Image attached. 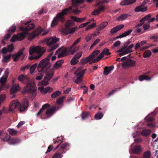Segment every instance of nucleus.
I'll return each mask as SVG.
<instances>
[{
	"label": "nucleus",
	"instance_id": "obj_35",
	"mask_svg": "<svg viewBox=\"0 0 158 158\" xmlns=\"http://www.w3.org/2000/svg\"><path fill=\"white\" fill-rule=\"evenodd\" d=\"M103 114L100 111H98L94 116V118L96 120L100 119L103 117Z\"/></svg>",
	"mask_w": 158,
	"mask_h": 158
},
{
	"label": "nucleus",
	"instance_id": "obj_52",
	"mask_svg": "<svg viewBox=\"0 0 158 158\" xmlns=\"http://www.w3.org/2000/svg\"><path fill=\"white\" fill-rule=\"evenodd\" d=\"M11 36L10 35L9 33H7V34L5 35V38L3 39L2 40V43L4 45L5 44V43L4 41L5 40H7L8 39L10 38V36Z\"/></svg>",
	"mask_w": 158,
	"mask_h": 158
},
{
	"label": "nucleus",
	"instance_id": "obj_27",
	"mask_svg": "<svg viewBox=\"0 0 158 158\" xmlns=\"http://www.w3.org/2000/svg\"><path fill=\"white\" fill-rule=\"evenodd\" d=\"M110 54L111 53L110 52L109 49L105 48L103 50L102 52L100 54V56L101 57H103L105 55L107 56L110 55Z\"/></svg>",
	"mask_w": 158,
	"mask_h": 158
},
{
	"label": "nucleus",
	"instance_id": "obj_47",
	"mask_svg": "<svg viewBox=\"0 0 158 158\" xmlns=\"http://www.w3.org/2000/svg\"><path fill=\"white\" fill-rule=\"evenodd\" d=\"M78 59L77 58L75 57H73V59L71 60L70 63L72 65H74L76 64L78 62Z\"/></svg>",
	"mask_w": 158,
	"mask_h": 158
},
{
	"label": "nucleus",
	"instance_id": "obj_12",
	"mask_svg": "<svg viewBox=\"0 0 158 158\" xmlns=\"http://www.w3.org/2000/svg\"><path fill=\"white\" fill-rule=\"evenodd\" d=\"M9 75L8 69L7 68L4 72V75L1 77L0 79L1 88H3L5 84L6 83Z\"/></svg>",
	"mask_w": 158,
	"mask_h": 158
},
{
	"label": "nucleus",
	"instance_id": "obj_62",
	"mask_svg": "<svg viewBox=\"0 0 158 158\" xmlns=\"http://www.w3.org/2000/svg\"><path fill=\"white\" fill-rule=\"evenodd\" d=\"M102 57H101V56H100V54L98 56L97 58L95 59H93L94 60H92V62L94 63L99 61Z\"/></svg>",
	"mask_w": 158,
	"mask_h": 158
},
{
	"label": "nucleus",
	"instance_id": "obj_23",
	"mask_svg": "<svg viewBox=\"0 0 158 158\" xmlns=\"http://www.w3.org/2000/svg\"><path fill=\"white\" fill-rule=\"evenodd\" d=\"M148 9L147 6L142 7L141 6H136L134 9V10L136 12H145Z\"/></svg>",
	"mask_w": 158,
	"mask_h": 158
},
{
	"label": "nucleus",
	"instance_id": "obj_34",
	"mask_svg": "<svg viewBox=\"0 0 158 158\" xmlns=\"http://www.w3.org/2000/svg\"><path fill=\"white\" fill-rule=\"evenodd\" d=\"M85 0H72V3L73 6H76L79 4L82 3Z\"/></svg>",
	"mask_w": 158,
	"mask_h": 158
},
{
	"label": "nucleus",
	"instance_id": "obj_7",
	"mask_svg": "<svg viewBox=\"0 0 158 158\" xmlns=\"http://www.w3.org/2000/svg\"><path fill=\"white\" fill-rule=\"evenodd\" d=\"M54 74V70L52 69H48L46 73V76L44 77V80L39 82L43 85H47L49 84V81L52 78Z\"/></svg>",
	"mask_w": 158,
	"mask_h": 158
},
{
	"label": "nucleus",
	"instance_id": "obj_36",
	"mask_svg": "<svg viewBox=\"0 0 158 158\" xmlns=\"http://www.w3.org/2000/svg\"><path fill=\"white\" fill-rule=\"evenodd\" d=\"M128 15L127 14H123L118 17L117 20L118 21L124 20L128 17Z\"/></svg>",
	"mask_w": 158,
	"mask_h": 158
},
{
	"label": "nucleus",
	"instance_id": "obj_13",
	"mask_svg": "<svg viewBox=\"0 0 158 158\" xmlns=\"http://www.w3.org/2000/svg\"><path fill=\"white\" fill-rule=\"evenodd\" d=\"M10 137L6 132L3 130H2L0 132V138L2 141H8L10 140Z\"/></svg>",
	"mask_w": 158,
	"mask_h": 158
},
{
	"label": "nucleus",
	"instance_id": "obj_45",
	"mask_svg": "<svg viewBox=\"0 0 158 158\" xmlns=\"http://www.w3.org/2000/svg\"><path fill=\"white\" fill-rule=\"evenodd\" d=\"M8 131L9 134L12 135H15L17 132L16 130H15L13 129L10 128H9L8 129Z\"/></svg>",
	"mask_w": 158,
	"mask_h": 158
},
{
	"label": "nucleus",
	"instance_id": "obj_10",
	"mask_svg": "<svg viewBox=\"0 0 158 158\" xmlns=\"http://www.w3.org/2000/svg\"><path fill=\"white\" fill-rule=\"evenodd\" d=\"M43 30L40 27L35 29L28 36V40H30L38 36L42 32Z\"/></svg>",
	"mask_w": 158,
	"mask_h": 158
},
{
	"label": "nucleus",
	"instance_id": "obj_42",
	"mask_svg": "<svg viewBox=\"0 0 158 158\" xmlns=\"http://www.w3.org/2000/svg\"><path fill=\"white\" fill-rule=\"evenodd\" d=\"M150 79V78H148V76L146 75H140L139 77V80L140 81H142L144 80H148Z\"/></svg>",
	"mask_w": 158,
	"mask_h": 158
},
{
	"label": "nucleus",
	"instance_id": "obj_11",
	"mask_svg": "<svg viewBox=\"0 0 158 158\" xmlns=\"http://www.w3.org/2000/svg\"><path fill=\"white\" fill-rule=\"evenodd\" d=\"M62 48H60L57 51H56L55 53V55H56L59 53L60 52H61L58 54V57L59 58H60L61 57H63L65 56L67 54H70L73 55V54H72L70 53V52H69V48L68 49L67 48H65L64 50L62 51Z\"/></svg>",
	"mask_w": 158,
	"mask_h": 158
},
{
	"label": "nucleus",
	"instance_id": "obj_49",
	"mask_svg": "<svg viewBox=\"0 0 158 158\" xmlns=\"http://www.w3.org/2000/svg\"><path fill=\"white\" fill-rule=\"evenodd\" d=\"M151 156L150 152L149 151L144 152L143 156V158H149Z\"/></svg>",
	"mask_w": 158,
	"mask_h": 158
},
{
	"label": "nucleus",
	"instance_id": "obj_51",
	"mask_svg": "<svg viewBox=\"0 0 158 158\" xmlns=\"http://www.w3.org/2000/svg\"><path fill=\"white\" fill-rule=\"evenodd\" d=\"M52 88L50 87H48L44 89V90L43 91V93L46 94L48 92L52 91Z\"/></svg>",
	"mask_w": 158,
	"mask_h": 158
},
{
	"label": "nucleus",
	"instance_id": "obj_38",
	"mask_svg": "<svg viewBox=\"0 0 158 158\" xmlns=\"http://www.w3.org/2000/svg\"><path fill=\"white\" fill-rule=\"evenodd\" d=\"M100 52V51L99 50H96L92 52L89 56H91V58L92 59H93L98 55Z\"/></svg>",
	"mask_w": 158,
	"mask_h": 158
},
{
	"label": "nucleus",
	"instance_id": "obj_32",
	"mask_svg": "<svg viewBox=\"0 0 158 158\" xmlns=\"http://www.w3.org/2000/svg\"><path fill=\"white\" fill-rule=\"evenodd\" d=\"M69 144L67 143H65L64 144H62L61 147V148L59 149V152L61 153H63L64 152V150L67 147L69 146Z\"/></svg>",
	"mask_w": 158,
	"mask_h": 158
},
{
	"label": "nucleus",
	"instance_id": "obj_16",
	"mask_svg": "<svg viewBox=\"0 0 158 158\" xmlns=\"http://www.w3.org/2000/svg\"><path fill=\"white\" fill-rule=\"evenodd\" d=\"M24 49V48H23L19 50L16 53L12 55V57L14 62H16L19 60L20 57L23 54V52Z\"/></svg>",
	"mask_w": 158,
	"mask_h": 158
},
{
	"label": "nucleus",
	"instance_id": "obj_44",
	"mask_svg": "<svg viewBox=\"0 0 158 158\" xmlns=\"http://www.w3.org/2000/svg\"><path fill=\"white\" fill-rule=\"evenodd\" d=\"M152 54L151 51L148 50L144 52L143 54V56L144 58H147L149 57Z\"/></svg>",
	"mask_w": 158,
	"mask_h": 158
},
{
	"label": "nucleus",
	"instance_id": "obj_37",
	"mask_svg": "<svg viewBox=\"0 0 158 158\" xmlns=\"http://www.w3.org/2000/svg\"><path fill=\"white\" fill-rule=\"evenodd\" d=\"M74 25L73 21L69 20L65 23V25L66 28H69L70 26H74Z\"/></svg>",
	"mask_w": 158,
	"mask_h": 158
},
{
	"label": "nucleus",
	"instance_id": "obj_41",
	"mask_svg": "<svg viewBox=\"0 0 158 158\" xmlns=\"http://www.w3.org/2000/svg\"><path fill=\"white\" fill-rule=\"evenodd\" d=\"M62 153H61L60 152H59V150L58 152L55 153L53 156L52 158H61L63 156L62 155Z\"/></svg>",
	"mask_w": 158,
	"mask_h": 158
},
{
	"label": "nucleus",
	"instance_id": "obj_29",
	"mask_svg": "<svg viewBox=\"0 0 158 158\" xmlns=\"http://www.w3.org/2000/svg\"><path fill=\"white\" fill-rule=\"evenodd\" d=\"M64 62L63 60H61L58 61L54 65V68L55 69H58L61 67L62 64Z\"/></svg>",
	"mask_w": 158,
	"mask_h": 158
},
{
	"label": "nucleus",
	"instance_id": "obj_48",
	"mask_svg": "<svg viewBox=\"0 0 158 158\" xmlns=\"http://www.w3.org/2000/svg\"><path fill=\"white\" fill-rule=\"evenodd\" d=\"M143 30L146 31L150 28V23H148L147 22L144 23V25H143Z\"/></svg>",
	"mask_w": 158,
	"mask_h": 158
},
{
	"label": "nucleus",
	"instance_id": "obj_4",
	"mask_svg": "<svg viewBox=\"0 0 158 158\" xmlns=\"http://www.w3.org/2000/svg\"><path fill=\"white\" fill-rule=\"evenodd\" d=\"M72 9V6H70L63 9L61 12L58 13L52 22L51 27H54L57 25L59 21L62 22H64L65 21L64 15H67V13Z\"/></svg>",
	"mask_w": 158,
	"mask_h": 158
},
{
	"label": "nucleus",
	"instance_id": "obj_59",
	"mask_svg": "<svg viewBox=\"0 0 158 158\" xmlns=\"http://www.w3.org/2000/svg\"><path fill=\"white\" fill-rule=\"evenodd\" d=\"M6 98V96L5 94H2L0 95V106L1 103L5 100Z\"/></svg>",
	"mask_w": 158,
	"mask_h": 158
},
{
	"label": "nucleus",
	"instance_id": "obj_55",
	"mask_svg": "<svg viewBox=\"0 0 158 158\" xmlns=\"http://www.w3.org/2000/svg\"><path fill=\"white\" fill-rule=\"evenodd\" d=\"M132 31V30L131 29L125 32L122 34L123 37H126L130 35Z\"/></svg>",
	"mask_w": 158,
	"mask_h": 158
},
{
	"label": "nucleus",
	"instance_id": "obj_18",
	"mask_svg": "<svg viewBox=\"0 0 158 158\" xmlns=\"http://www.w3.org/2000/svg\"><path fill=\"white\" fill-rule=\"evenodd\" d=\"M19 104V103L17 100L12 101L10 103V106L9 108V110L13 111Z\"/></svg>",
	"mask_w": 158,
	"mask_h": 158
},
{
	"label": "nucleus",
	"instance_id": "obj_1",
	"mask_svg": "<svg viewBox=\"0 0 158 158\" xmlns=\"http://www.w3.org/2000/svg\"><path fill=\"white\" fill-rule=\"evenodd\" d=\"M18 79L23 83H27V86L23 88V92L27 93L31 98L34 99L36 95V91L34 88V85L31 83L29 82V79L25 75L20 74L18 76Z\"/></svg>",
	"mask_w": 158,
	"mask_h": 158
},
{
	"label": "nucleus",
	"instance_id": "obj_54",
	"mask_svg": "<svg viewBox=\"0 0 158 158\" xmlns=\"http://www.w3.org/2000/svg\"><path fill=\"white\" fill-rule=\"evenodd\" d=\"M16 30V27L15 26H12L11 27H10L8 31V33H12L14 32Z\"/></svg>",
	"mask_w": 158,
	"mask_h": 158
},
{
	"label": "nucleus",
	"instance_id": "obj_61",
	"mask_svg": "<svg viewBox=\"0 0 158 158\" xmlns=\"http://www.w3.org/2000/svg\"><path fill=\"white\" fill-rule=\"evenodd\" d=\"M82 54V52H78L77 53V54L75 55L74 56L77 59H79L81 57Z\"/></svg>",
	"mask_w": 158,
	"mask_h": 158
},
{
	"label": "nucleus",
	"instance_id": "obj_43",
	"mask_svg": "<svg viewBox=\"0 0 158 158\" xmlns=\"http://www.w3.org/2000/svg\"><path fill=\"white\" fill-rule=\"evenodd\" d=\"M61 94V92L59 90H57L53 93L51 95L52 98H55L59 96Z\"/></svg>",
	"mask_w": 158,
	"mask_h": 158
},
{
	"label": "nucleus",
	"instance_id": "obj_50",
	"mask_svg": "<svg viewBox=\"0 0 158 158\" xmlns=\"http://www.w3.org/2000/svg\"><path fill=\"white\" fill-rule=\"evenodd\" d=\"M65 98V96H64L60 97L57 100V103L58 105H60L63 102V101Z\"/></svg>",
	"mask_w": 158,
	"mask_h": 158
},
{
	"label": "nucleus",
	"instance_id": "obj_3",
	"mask_svg": "<svg viewBox=\"0 0 158 158\" xmlns=\"http://www.w3.org/2000/svg\"><path fill=\"white\" fill-rule=\"evenodd\" d=\"M50 105L47 104H45L43 105L39 111L36 114L37 117L40 116L42 119L48 118L53 115L54 112L56 110V107L55 106H52L50 109L48 108Z\"/></svg>",
	"mask_w": 158,
	"mask_h": 158
},
{
	"label": "nucleus",
	"instance_id": "obj_2",
	"mask_svg": "<svg viewBox=\"0 0 158 158\" xmlns=\"http://www.w3.org/2000/svg\"><path fill=\"white\" fill-rule=\"evenodd\" d=\"M30 21H28L25 23V25H28L26 27H21L20 29L23 32L21 33L18 34L17 35H14L12 38L11 39L10 41L14 42L16 40L21 41L24 39L26 35L28 34L27 31L33 29L35 27L34 24V23H30Z\"/></svg>",
	"mask_w": 158,
	"mask_h": 158
},
{
	"label": "nucleus",
	"instance_id": "obj_21",
	"mask_svg": "<svg viewBox=\"0 0 158 158\" xmlns=\"http://www.w3.org/2000/svg\"><path fill=\"white\" fill-rule=\"evenodd\" d=\"M136 1V0H124L121 2L120 5L121 6L128 5L135 2Z\"/></svg>",
	"mask_w": 158,
	"mask_h": 158
},
{
	"label": "nucleus",
	"instance_id": "obj_60",
	"mask_svg": "<svg viewBox=\"0 0 158 158\" xmlns=\"http://www.w3.org/2000/svg\"><path fill=\"white\" fill-rule=\"evenodd\" d=\"M14 49V47L12 44L9 45H8L7 50L9 52H11L13 51Z\"/></svg>",
	"mask_w": 158,
	"mask_h": 158
},
{
	"label": "nucleus",
	"instance_id": "obj_63",
	"mask_svg": "<svg viewBox=\"0 0 158 158\" xmlns=\"http://www.w3.org/2000/svg\"><path fill=\"white\" fill-rule=\"evenodd\" d=\"M133 52V50H129L127 48L123 52V54H124V55H125V54H128L129 53L132 52Z\"/></svg>",
	"mask_w": 158,
	"mask_h": 158
},
{
	"label": "nucleus",
	"instance_id": "obj_57",
	"mask_svg": "<svg viewBox=\"0 0 158 158\" xmlns=\"http://www.w3.org/2000/svg\"><path fill=\"white\" fill-rule=\"evenodd\" d=\"M61 32L65 35H68L69 34V28H66L62 29Z\"/></svg>",
	"mask_w": 158,
	"mask_h": 158
},
{
	"label": "nucleus",
	"instance_id": "obj_19",
	"mask_svg": "<svg viewBox=\"0 0 158 158\" xmlns=\"http://www.w3.org/2000/svg\"><path fill=\"white\" fill-rule=\"evenodd\" d=\"M105 8L104 6H100L98 9H95L92 12L91 15H98L100 13L101 11H104Z\"/></svg>",
	"mask_w": 158,
	"mask_h": 158
},
{
	"label": "nucleus",
	"instance_id": "obj_26",
	"mask_svg": "<svg viewBox=\"0 0 158 158\" xmlns=\"http://www.w3.org/2000/svg\"><path fill=\"white\" fill-rule=\"evenodd\" d=\"M71 19L74 21L77 22L81 23L86 18L85 17L79 18L72 16L71 17Z\"/></svg>",
	"mask_w": 158,
	"mask_h": 158
},
{
	"label": "nucleus",
	"instance_id": "obj_33",
	"mask_svg": "<svg viewBox=\"0 0 158 158\" xmlns=\"http://www.w3.org/2000/svg\"><path fill=\"white\" fill-rule=\"evenodd\" d=\"M11 54H10L9 55L7 56H3L2 57V61L3 62L6 63L10 61V59L11 57Z\"/></svg>",
	"mask_w": 158,
	"mask_h": 158
},
{
	"label": "nucleus",
	"instance_id": "obj_25",
	"mask_svg": "<svg viewBox=\"0 0 158 158\" xmlns=\"http://www.w3.org/2000/svg\"><path fill=\"white\" fill-rule=\"evenodd\" d=\"M92 60L91 58V56H89L86 58L82 59L81 60V63L82 64V65H84Z\"/></svg>",
	"mask_w": 158,
	"mask_h": 158
},
{
	"label": "nucleus",
	"instance_id": "obj_31",
	"mask_svg": "<svg viewBox=\"0 0 158 158\" xmlns=\"http://www.w3.org/2000/svg\"><path fill=\"white\" fill-rule=\"evenodd\" d=\"M133 152L135 154L140 153L141 152L140 146V145L135 146L133 149Z\"/></svg>",
	"mask_w": 158,
	"mask_h": 158
},
{
	"label": "nucleus",
	"instance_id": "obj_64",
	"mask_svg": "<svg viewBox=\"0 0 158 158\" xmlns=\"http://www.w3.org/2000/svg\"><path fill=\"white\" fill-rule=\"evenodd\" d=\"M94 35L93 34H89L86 36V40L87 42H89L92 39V36Z\"/></svg>",
	"mask_w": 158,
	"mask_h": 158
},
{
	"label": "nucleus",
	"instance_id": "obj_17",
	"mask_svg": "<svg viewBox=\"0 0 158 158\" xmlns=\"http://www.w3.org/2000/svg\"><path fill=\"white\" fill-rule=\"evenodd\" d=\"M36 53H37L38 57L40 58L45 52L46 49L40 46L36 47Z\"/></svg>",
	"mask_w": 158,
	"mask_h": 158
},
{
	"label": "nucleus",
	"instance_id": "obj_22",
	"mask_svg": "<svg viewBox=\"0 0 158 158\" xmlns=\"http://www.w3.org/2000/svg\"><path fill=\"white\" fill-rule=\"evenodd\" d=\"M114 68V67L112 65L110 66L109 67H105L103 71V74L105 75L109 74L110 71L113 69Z\"/></svg>",
	"mask_w": 158,
	"mask_h": 158
},
{
	"label": "nucleus",
	"instance_id": "obj_8",
	"mask_svg": "<svg viewBox=\"0 0 158 158\" xmlns=\"http://www.w3.org/2000/svg\"><path fill=\"white\" fill-rule=\"evenodd\" d=\"M63 139L62 140L59 139L58 137H57L56 139H53V143L49 145L48 148L46 152L45 153L47 154L48 152H50L52 151L54 148V146H55V144H57V145L56 147L54 149V150H56L60 145L63 142Z\"/></svg>",
	"mask_w": 158,
	"mask_h": 158
},
{
	"label": "nucleus",
	"instance_id": "obj_39",
	"mask_svg": "<svg viewBox=\"0 0 158 158\" xmlns=\"http://www.w3.org/2000/svg\"><path fill=\"white\" fill-rule=\"evenodd\" d=\"M20 142V140L17 138H14L11 139L9 141L10 144H15Z\"/></svg>",
	"mask_w": 158,
	"mask_h": 158
},
{
	"label": "nucleus",
	"instance_id": "obj_6",
	"mask_svg": "<svg viewBox=\"0 0 158 158\" xmlns=\"http://www.w3.org/2000/svg\"><path fill=\"white\" fill-rule=\"evenodd\" d=\"M49 62V59L46 58L42 60L38 66V70L40 72L44 71L49 68L51 66Z\"/></svg>",
	"mask_w": 158,
	"mask_h": 158
},
{
	"label": "nucleus",
	"instance_id": "obj_5",
	"mask_svg": "<svg viewBox=\"0 0 158 158\" xmlns=\"http://www.w3.org/2000/svg\"><path fill=\"white\" fill-rule=\"evenodd\" d=\"M59 40V39L56 37H53L45 39L46 44L49 47L48 51L51 52L57 48L59 45L56 43Z\"/></svg>",
	"mask_w": 158,
	"mask_h": 158
},
{
	"label": "nucleus",
	"instance_id": "obj_30",
	"mask_svg": "<svg viewBox=\"0 0 158 158\" xmlns=\"http://www.w3.org/2000/svg\"><path fill=\"white\" fill-rule=\"evenodd\" d=\"M151 131L150 130L143 129L141 132V134L144 136H147L149 135L151 133Z\"/></svg>",
	"mask_w": 158,
	"mask_h": 158
},
{
	"label": "nucleus",
	"instance_id": "obj_56",
	"mask_svg": "<svg viewBox=\"0 0 158 158\" xmlns=\"http://www.w3.org/2000/svg\"><path fill=\"white\" fill-rule=\"evenodd\" d=\"M100 41V40L99 39H97L91 45L90 47V48L91 49L94 47V46L97 45Z\"/></svg>",
	"mask_w": 158,
	"mask_h": 158
},
{
	"label": "nucleus",
	"instance_id": "obj_53",
	"mask_svg": "<svg viewBox=\"0 0 158 158\" xmlns=\"http://www.w3.org/2000/svg\"><path fill=\"white\" fill-rule=\"evenodd\" d=\"M37 65V63H35L33 64L32 66H31L30 67V72L31 73H32L35 70V69Z\"/></svg>",
	"mask_w": 158,
	"mask_h": 158
},
{
	"label": "nucleus",
	"instance_id": "obj_58",
	"mask_svg": "<svg viewBox=\"0 0 158 158\" xmlns=\"http://www.w3.org/2000/svg\"><path fill=\"white\" fill-rule=\"evenodd\" d=\"M96 26V25L95 23H94L89 25L87 27H86V30H88L90 28H94Z\"/></svg>",
	"mask_w": 158,
	"mask_h": 158
},
{
	"label": "nucleus",
	"instance_id": "obj_15",
	"mask_svg": "<svg viewBox=\"0 0 158 158\" xmlns=\"http://www.w3.org/2000/svg\"><path fill=\"white\" fill-rule=\"evenodd\" d=\"M135 65V62L131 59L126 60L122 64V66L124 68L132 67Z\"/></svg>",
	"mask_w": 158,
	"mask_h": 158
},
{
	"label": "nucleus",
	"instance_id": "obj_20",
	"mask_svg": "<svg viewBox=\"0 0 158 158\" xmlns=\"http://www.w3.org/2000/svg\"><path fill=\"white\" fill-rule=\"evenodd\" d=\"M124 27V25L123 24L118 25L111 29L110 30V32L111 34L116 33L123 29Z\"/></svg>",
	"mask_w": 158,
	"mask_h": 158
},
{
	"label": "nucleus",
	"instance_id": "obj_24",
	"mask_svg": "<svg viewBox=\"0 0 158 158\" xmlns=\"http://www.w3.org/2000/svg\"><path fill=\"white\" fill-rule=\"evenodd\" d=\"M151 15L150 14H148L144 17V19H145L146 22L150 23L153 22L155 20L154 17L151 18Z\"/></svg>",
	"mask_w": 158,
	"mask_h": 158
},
{
	"label": "nucleus",
	"instance_id": "obj_46",
	"mask_svg": "<svg viewBox=\"0 0 158 158\" xmlns=\"http://www.w3.org/2000/svg\"><path fill=\"white\" fill-rule=\"evenodd\" d=\"M89 114L86 112H83L81 114V118L82 120L88 118Z\"/></svg>",
	"mask_w": 158,
	"mask_h": 158
},
{
	"label": "nucleus",
	"instance_id": "obj_40",
	"mask_svg": "<svg viewBox=\"0 0 158 158\" xmlns=\"http://www.w3.org/2000/svg\"><path fill=\"white\" fill-rule=\"evenodd\" d=\"M143 19L144 17L143 18L140 20L139 23L137 24L135 26V27H140L143 25H144V23H146V22L145 19Z\"/></svg>",
	"mask_w": 158,
	"mask_h": 158
},
{
	"label": "nucleus",
	"instance_id": "obj_9",
	"mask_svg": "<svg viewBox=\"0 0 158 158\" xmlns=\"http://www.w3.org/2000/svg\"><path fill=\"white\" fill-rule=\"evenodd\" d=\"M81 39V37H79L74 42L72 45L69 48V51L70 53L74 54L78 50L79 47L75 46L80 42Z\"/></svg>",
	"mask_w": 158,
	"mask_h": 158
},
{
	"label": "nucleus",
	"instance_id": "obj_28",
	"mask_svg": "<svg viewBox=\"0 0 158 158\" xmlns=\"http://www.w3.org/2000/svg\"><path fill=\"white\" fill-rule=\"evenodd\" d=\"M107 24L108 22H105L102 23L98 26L97 28V30L99 31H100L106 27Z\"/></svg>",
	"mask_w": 158,
	"mask_h": 158
},
{
	"label": "nucleus",
	"instance_id": "obj_14",
	"mask_svg": "<svg viewBox=\"0 0 158 158\" xmlns=\"http://www.w3.org/2000/svg\"><path fill=\"white\" fill-rule=\"evenodd\" d=\"M28 105V100L27 98H24L19 106L20 111L21 112L24 111L27 108Z\"/></svg>",
	"mask_w": 158,
	"mask_h": 158
}]
</instances>
